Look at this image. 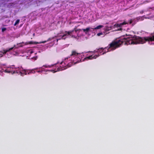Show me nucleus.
Listing matches in <instances>:
<instances>
[{
  "label": "nucleus",
  "mask_w": 154,
  "mask_h": 154,
  "mask_svg": "<svg viewBox=\"0 0 154 154\" xmlns=\"http://www.w3.org/2000/svg\"><path fill=\"white\" fill-rule=\"evenodd\" d=\"M99 56V54L98 55H91V56H89L88 57H87L84 58V59L85 60H91L94 59H96L97 57Z\"/></svg>",
  "instance_id": "obj_8"
},
{
  "label": "nucleus",
  "mask_w": 154,
  "mask_h": 154,
  "mask_svg": "<svg viewBox=\"0 0 154 154\" xmlns=\"http://www.w3.org/2000/svg\"><path fill=\"white\" fill-rule=\"evenodd\" d=\"M81 62V60L80 58H79V60H78L77 61L74 60L72 62H70L68 63L66 66H64L62 67L60 66V67H58L57 68V71H60L64 70L67 68H68L70 67L71 66L74 64H75Z\"/></svg>",
  "instance_id": "obj_2"
},
{
  "label": "nucleus",
  "mask_w": 154,
  "mask_h": 154,
  "mask_svg": "<svg viewBox=\"0 0 154 154\" xmlns=\"http://www.w3.org/2000/svg\"><path fill=\"white\" fill-rule=\"evenodd\" d=\"M128 24V22H127L125 21H124L123 23L120 24H116L114 25L115 27L119 28L117 30H122V26L123 25Z\"/></svg>",
  "instance_id": "obj_4"
},
{
  "label": "nucleus",
  "mask_w": 154,
  "mask_h": 154,
  "mask_svg": "<svg viewBox=\"0 0 154 154\" xmlns=\"http://www.w3.org/2000/svg\"><path fill=\"white\" fill-rule=\"evenodd\" d=\"M54 38V37L49 38L48 39L47 41H44V42H40V43H45V42H46L47 41H50L52 39H53Z\"/></svg>",
  "instance_id": "obj_14"
},
{
  "label": "nucleus",
  "mask_w": 154,
  "mask_h": 154,
  "mask_svg": "<svg viewBox=\"0 0 154 154\" xmlns=\"http://www.w3.org/2000/svg\"><path fill=\"white\" fill-rule=\"evenodd\" d=\"M70 56H73V57H75V60L77 61L80 58L81 60V57L80 56V54L77 53L76 51L73 50L72 51V53Z\"/></svg>",
  "instance_id": "obj_3"
},
{
  "label": "nucleus",
  "mask_w": 154,
  "mask_h": 154,
  "mask_svg": "<svg viewBox=\"0 0 154 154\" xmlns=\"http://www.w3.org/2000/svg\"><path fill=\"white\" fill-rule=\"evenodd\" d=\"M78 30L76 29L75 28H74L73 30H70L68 31H65V32L66 33L65 34H64L63 36H61V39L65 40L66 39V38H64L65 36H67V35H71V34H72V33L74 32V31H75V32H76Z\"/></svg>",
  "instance_id": "obj_5"
},
{
  "label": "nucleus",
  "mask_w": 154,
  "mask_h": 154,
  "mask_svg": "<svg viewBox=\"0 0 154 154\" xmlns=\"http://www.w3.org/2000/svg\"><path fill=\"white\" fill-rule=\"evenodd\" d=\"M61 39V38H60V39H57V42H58V40H60V39Z\"/></svg>",
  "instance_id": "obj_23"
},
{
  "label": "nucleus",
  "mask_w": 154,
  "mask_h": 154,
  "mask_svg": "<svg viewBox=\"0 0 154 154\" xmlns=\"http://www.w3.org/2000/svg\"><path fill=\"white\" fill-rule=\"evenodd\" d=\"M6 30V28H3L2 29V32H4Z\"/></svg>",
  "instance_id": "obj_19"
},
{
  "label": "nucleus",
  "mask_w": 154,
  "mask_h": 154,
  "mask_svg": "<svg viewBox=\"0 0 154 154\" xmlns=\"http://www.w3.org/2000/svg\"><path fill=\"white\" fill-rule=\"evenodd\" d=\"M31 70L26 69V70L25 71V75H27L30 74H31Z\"/></svg>",
  "instance_id": "obj_10"
},
{
  "label": "nucleus",
  "mask_w": 154,
  "mask_h": 154,
  "mask_svg": "<svg viewBox=\"0 0 154 154\" xmlns=\"http://www.w3.org/2000/svg\"><path fill=\"white\" fill-rule=\"evenodd\" d=\"M20 20H19V19L17 20L15 22V23H14V26H16L17 24H18L19 23V22H20Z\"/></svg>",
  "instance_id": "obj_15"
},
{
  "label": "nucleus",
  "mask_w": 154,
  "mask_h": 154,
  "mask_svg": "<svg viewBox=\"0 0 154 154\" xmlns=\"http://www.w3.org/2000/svg\"><path fill=\"white\" fill-rule=\"evenodd\" d=\"M38 69L37 68H35L34 69H31V71L32 72H31V74L32 73H33V74L35 73V72L34 71V70L35 69Z\"/></svg>",
  "instance_id": "obj_17"
},
{
  "label": "nucleus",
  "mask_w": 154,
  "mask_h": 154,
  "mask_svg": "<svg viewBox=\"0 0 154 154\" xmlns=\"http://www.w3.org/2000/svg\"><path fill=\"white\" fill-rule=\"evenodd\" d=\"M71 37H72L74 38H76V37L75 35H72L71 34Z\"/></svg>",
  "instance_id": "obj_22"
},
{
  "label": "nucleus",
  "mask_w": 154,
  "mask_h": 154,
  "mask_svg": "<svg viewBox=\"0 0 154 154\" xmlns=\"http://www.w3.org/2000/svg\"><path fill=\"white\" fill-rule=\"evenodd\" d=\"M4 72H5L8 73H10L12 72L11 71L9 70L8 69H6L5 70Z\"/></svg>",
  "instance_id": "obj_18"
},
{
  "label": "nucleus",
  "mask_w": 154,
  "mask_h": 154,
  "mask_svg": "<svg viewBox=\"0 0 154 154\" xmlns=\"http://www.w3.org/2000/svg\"><path fill=\"white\" fill-rule=\"evenodd\" d=\"M62 63H63V62H61L60 63V64H62Z\"/></svg>",
  "instance_id": "obj_24"
},
{
  "label": "nucleus",
  "mask_w": 154,
  "mask_h": 154,
  "mask_svg": "<svg viewBox=\"0 0 154 154\" xmlns=\"http://www.w3.org/2000/svg\"><path fill=\"white\" fill-rule=\"evenodd\" d=\"M103 33L102 32L99 33L97 34V35L98 36H100L101 35H102Z\"/></svg>",
  "instance_id": "obj_20"
},
{
  "label": "nucleus",
  "mask_w": 154,
  "mask_h": 154,
  "mask_svg": "<svg viewBox=\"0 0 154 154\" xmlns=\"http://www.w3.org/2000/svg\"><path fill=\"white\" fill-rule=\"evenodd\" d=\"M25 70H25V69L23 71V72H22L20 71V74L21 75L23 76L24 75H25Z\"/></svg>",
  "instance_id": "obj_16"
},
{
  "label": "nucleus",
  "mask_w": 154,
  "mask_h": 154,
  "mask_svg": "<svg viewBox=\"0 0 154 154\" xmlns=\"http://www.w3.org/2000/svg\"><path fill=\"white\" fill-rule=\"evenodd\" d=\"M106 50L107 49H105V48H101L97 49L96 52L100 54H101L102 52H103L102 54H105L107 52V51H106Z\"/></svg>",
  "instance_id": "obj_6"
},
{
  "label": "nucleus",
  "mask_w": 154,
  "mask_h": 154,
  "mask_svg": "<svg viewBox=\"0 0 154 154\" xmlns=\"http://www.w3.org/2000/svg\"><path fill=\"white\" fill-rule=\"evenodd\" d=\"M54 65H55V64H52L51 65H43L42 67H45L46 68H51L52 67L54 66Z\"/></svg>",
  "instance_id": "obj_12"
},
{
  "label": "nucleus",
  "mask_w": 154,
  "mask_h": 154,
  "mask_svg": "<svg viewBox=\"0 0 154 154\" xmlns=\"http://www.w3.org/2000/svg\"><path fill=\"white\" fill-rule=\"evenodd\" d=\"M13 48L14 47H12L6 50H3V52L0 51V52L2 53L0 54V58L2 57L3 56V55L5 54L7 52H8L9 51H10L12 50L13 49Z\"/></svg>",
  "instance_id": "obj_7"
},
{
  "label": "nucleus",
  "mask_w": 154,
  "mask_h": 154,
  "mask_svg": "<svg viewBox=\"0 0 154 154\" xmlns=\"http://www.w3.org/2000/svg\"><path fill=\"white\" fill-rule=\"evenodd\" d=\"M136 45L135 37H132L131 35H127L126 37L121 38L119 40L112 41L108 46L105 48L107 50V52L113 51L116 48L120 47L122 45Z\"/></svg>",
  "instance_id": "obj_1"
},
{
  "label": "nucleus",
  "mask_w": 154,
  "mask_h": 154,
  "mask_svg": "<svg viewBox=\"0 0 154 154\" xmlns=\"http://www.w3.org/2000/svg\"><path fill=\"white\" fill-rule=\"evenodd\" d=\"M43 68H42V69L41 70L37 71V72H38L41 73V72H43V71H45V72H47V71H48L52 72L54 73L57 71H54V70H46V69L43 70Z\"/></svg>",
  "instance_id": "obj_9"
},
{
  "label": "nucleus",
  "mask_w": 154,
  "mask_h": 154,
  "mask_svg": "<svg viewBox=\"0 0 154 154\" xmlns=\"http://www.w3.org/2000/svg\"><path fill=\"white\" fill-rule=\"evenodd\" d=\"M129 24H131L132 23V19H131L129 20Z\"/></svg>",
  "instance_id": "obj_21"
},
{
  "label": "nucleus",
  "mask_w": 154,
  "mask_h": 154,
  "mask_svg": "<svg viewBox=\"0 0 154 154\" xmlns=\"http://www.w3.org/2000/svg\"><path fill=\"white\" fill-rule=\"evenodd\" d=\"M103 27V26L102 25H99L95 28H93L94 29H99L101 28H102Z\"/></svg>",
  "instance_id": "obj_13"
},
{
  "label": "nucleus",
  "mask_w": 154,
  "mask_h": 154,
  "mask_svg": "<svg viewBox=\"0 0 154 154\" xmlns=\"http://www.w3.org/2000/svg\"><path fill=\"white\" fill-rule=\"evenodd\" d=\"M90 29V28L88 27L87 28L85 29H82V30L84 32H85L86 34H87V33L89 31Z\"/></svg>",
  "instance_id": "obj_11"
}]
</instances>
